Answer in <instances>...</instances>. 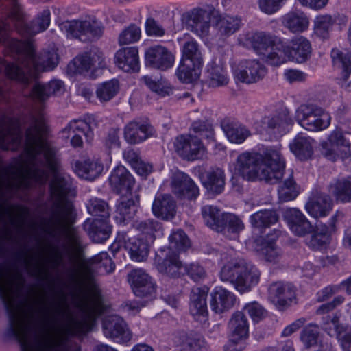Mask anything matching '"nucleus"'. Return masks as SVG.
I'll return each mask as SVG.
<instances>
[{
	"mask_svg": "<svg viewBox=\"0 0 351 351\" xmlns=\"http://www.w3.org/2000/svg\"><path fill=\"white\" fill-rule=\"evenodd\" d=\"M23 122L29 124L25 131V147L15 164L3 167L4 188L31 187L32 182L44 184L49 178L48 168L53 174L49 189L53 202L44 231L52 238L62 236L71 244L77 245L80 236L75 226L77 213L66 197L71 190V178L62 170L55 149L44 138L47 131L45 115L42 112L36 115L30 114Z\"/></svg>",
	"mask_w": 351,
	"mask_h": 351,
	"instance_id": "nucleus-1",
	"label": "nucleus"
},
{
	"mask_svg": "<svg viewBox=\"0 0 351 351\" xmlns=\"http://www.w3.org/2000/svg\"><path fill=\"white\" fill-rule=\"evenodd\" d=\"M11 26L5 20H0V43L5 47V56L17 61L8 62L0 56V72L12 80L28 86L38 77L40 72L53 70L58 63V56L54 51H45L36 55L31 40L21 41L10 38ZM19 120L0 116V147L5 150H17L22 143Z\"/></svg>",
	"mask_w": 351,
	"mask_h": 351,
	"instance_id": "nucleus-2",
	"label": "nucleus"
},
{
	"mask_svg": "<svg viewBox=\"0 0 351 351\" xmlns=\"http://www.w3.org/2000/svg\"><path fill=\"white\" fill-rule=\"evenodd\" d=\"M284 168L282 155L273 148L267 149L264 154L245 152L237 156L236 161V170L248 182L278 183L284 176Z\"/></svg>",
	"mask_w": 351,
	"mask_h": 351,
	"instance_id": "nucleus-3",
	"label": "nucleus"
},
{
	"mask_svg": "<svg viewBox=\"0 0 351 351\" xmlns=\"http://www.w3.org/2000/svg\"><path fill=\"white\" fill-rule=\"evenodd\" d=\"M219 275L222 281L230 282L241 293L250 291L258 284L260 278V272L255 266L241 258L226 263Z\"/></svg>",
	"mask_w": 351,
	"mask_h": 351,
	"instance_id": "nucleus-4",
	"label": "nucleus"
},
{
	"mask_svg": "<svg viewBox=\"0 0 351 351\" xmlns=\"http://www.w3.org/2000/svg\"><path fill=\"white\" fill-rule=\"evenodd\" d=\"M9 10L7 12V19L11 20L17 32L24 37H32L36 34L47 29L50 24V11L44 10L30 23L25 21V14L17 2V0H9Z\"/></svg>",
	"mask_w": 351,
	"mask_h": 351,
	"instance_id": "nucleus-5",
	"label": "nucleus"
},
{
	"mask_svg": "<svg viewBox=\"0 0 351 351\" xmlns=\"http://www.w3.org/2000/svg\"><path fill=\"white\" fill-rule=\"evenodd\" d=\"M295 119L302 127L312 132L327 128L331 121L328 112L313 105H301L295 111Z\"/></svg>",
	"mask_w": 351,
	"mask_h": 351,
	"instance_id": "nucleus-6",
	"label": "nucleus"
},
{
	"mask_svg": "<svg viewBox=\"0 0 351 351\" xmlns=\"http://www.w3.org/2000/svg\"><path fill=\"white\" fill-rule=\"evenodd\" d=\"M30 187H20V188H12V189H6L4 190L3 195L1 198H0V202L5 206V209H8V212L5 213L2 215V218L0 219V223H3L5 226H7V219L9 220V222L12 225H19L21 226L24 222V220L27 217L29 214V208L25 206H19L18 207V219H16L13 215L12 208L11 206H8L5 200L7 195L12 191H18L19 189H28ZM10 237L6 234H0V258L5 260L8 249L5 244L6 240L10 239Z\"/></svg>",
	"mask_w": 351,
	"mask_h": 351,
	"instance_id": "nucleus-7",
	"label": "nucleus"
},
{
	"mask_svg": "<svg viewBox=\"0 0 351 351\" xmlns=\"http://www.w3.org/2000/svg\"><path fill=\"white\" fill-rule=\"evenodd\" d=\"M219 16V12L213 6L208 9L195 8L187 14L186 25L187 29L204 38L208 34L211 18Z\"/></svg>",
	"mask_w": 351,
	"mask_h": 351,
	"instance_id": "nucleus-8",
	"label": "nucleus"
},
{
	"mask_svg": "<svg viewBox=\"0 0 351 351\" xmlns=\"http://www.w3.org/2000/svg\"><path fill=\"white\" fill-rule=\"evenodd\" d=\"M232 70L236 80L248 84L262 80L267 72L265 65L256 60H243L234 63Z\"/></svg>",
	"mask_w": 351,
	"mask_h": 351,
	"instance_id": "nucleus-9",
	"label": "nucleus"
},
{
	"mask_svg": "<svg viewBox=\"0 0 351 351\" xmlns=\"http://www.w3.org/2000/svg\"><path fill=\"white\" fill-rule=\"evenodd\" d=\"M65 27L73 37L83 42L98 39L104 32L101 23L95 18H89L84 21H72L69 22Z\"/></svg>",
	"mask_w": 351,
	"mask_h": 351,
	"instance_id": "nucleus-10",
	"label": "nucleus"
},
{
	"mask_svg": "<svg viewBox=\"0 0 351 351\" xmlns=\"http://www.w3.org/2000/svg\"><path fill=\"white\" fill-rule=\"evenodd\" d=\"M176 153L183 159L193 161L200 159L205 154L202 142L195 136L180 135L174 141Z\"/></svg>",
	"mask_w": 351,
	"mask_h": 351,
	"instance_id": "nucleus-11",
	"label": "nucleus"
},
{
	"mask_svg": "<svg viewBox=\"0 0 351 351\" xmlns=\"http://www.w3.org/2000/svg\"><path fill=\"white\" fill-rule=\"evenodd\" d=\"M174 61L171 51L160 45L149 47L145 53V65L154 69L165 71L173 66Z\"/></svg>",
	"mask_w": 351,
	"mask_h": 351,
	"instance_id": "nucleus-12",
	"label": "nucleus"
},
{
	"mask_svg": "<svg viewBox=\"0 0 351 351\" xmlns=\"http://www.w3.org/2000/svg\"><path fill=\"white\" fill-rule=\"evenodd\" d=\"M134 295L139 298L152 296L156 292V285L152 278L143 269H134L127 276Z\"/></svg>",
	"mask_w": 351,
	"mask_h": 351,
	"instance_id": "nucleus-13",
	"label": "nucleus"
},
{
	"mask_svg": "<svg viewBox=\"0 0 351 351\" xmlns=\"http://www.w3.org/2000/svg\"><path fill=\"white\" fill-rule=\"evenodd\" d=\"M172 192L180 199H195L199 190L193 180L185 173L177 171L171 176Z\"/></svg>",
	"mask_w": 351,
	"mask_h": 351,
	"instance_id": "nucleus-14",
	"label": "nucleus"
},
{
	"mask_svg": "<svg viewBox=\"0 0 351 351\" xmlns=\"http://www.w3.org/2000/svg\"><path fill=\"white\" fill-rule=\"evenodd\" d=\"M102 330L106 337L111 338L118 343L128 342L132 337V333L125 321L116 315H109L104 319Z\"/></svg>",
	"mask_w": 351,
	"mask_h": 351,
	"instance_id": "nucleus-15",
	"label": "nucleus"
},
{
	"mask_svg": "<svg viewBox=\"0 0 351 351\" xmlns=\"http://www.w3.org/2000/svg\"><path fill=\"white\" fill-rule=\"evenodd\" d=\"M333 208L331 197L322 191L315 190L305 205L307 213L315 219L327 217Z\"/></svg>",
	"mask_w": 351,
	"mask_h": 351,
	"instance_id": "nucleus-16",
	"label": "nucleus"
},
{
	"mask_svg": "<svg viewBox=\"0 0 351 351\" xmlns=\"http://www.w3.org/2000/svg\"><path fill=\"white\" fill-rule=\"evenodd\" d=\"M105 66L103 53L97 49L77 56L68 65V69L74 73H82L92 67L104 68Z\"/></svg>",
	"mask_w": 351,
	"mask_h": 351,
	"instance_id": "nucleus-17",
	"label": "nucleus"
},
{
	"mask_svg": "<svg viewBox=\"0 0 351 351\" xmlns=\"http://www.w3.org/2000/svg\"><path fill=\"white\" fill-rule=\"evenodd\" d=\"M156 267L159 273L169 278H178L184 275L179 254L172 250H167L163 258H156Z\"/></svg>",
	"mask_w": 351,
	"mask_h": 351,
	"instance_id": "nucleus-18",
	"label": "nucleus"
},
{
	"mask_svg": "<svg viewBox=\"0 0 351 351\" xmlns=\"http://www.w3.org/2000/svg\"><path fill=\"white\" fill-rule=\"evenodd\" d=\"M62 133H68L69 137L72 133L71 144L74 147H82L83 141L82 136L84 135L88 143H90L93 138V131L91 123L83 120H73L62 130Z\"/></svg>",
	"mask_w": 351,
	"mask_h": 351,
	"instance_id": "nucleus-19",
	"label": "nucleus"
},
{
	"mask_svg": "<svg viewBox=\"0 0 351 351\" xmlns=\"http://www.w3.org/2000/svg\"><path fill=\"white\" fill-rule=\"evenodd\" d=\"M202 184L208 194L218 195L224 191L226 178L224 171L217 167H210L200 176Z\"/></svg>",
	"mask_w": 351,
	"mask_h": 351,
	"instance_id": "nucleus-20",
	"label": "nucleus"
},
{
	"mask_svg": "<svg viewBox=\"0 0 351 351\" xmlns=\"http://www.w3.org/2000/svg\"><path fill=\"white\" fill-rule=\"evenodd\" d=\"M83 229L90 239L97 243L106 241L112 233V226L108 219L88 218L84 222Z\"/></svg>",
	"mask_w": 351,
	"mask_h": 351,
	"instance_id": "nucleus-21",
	"label": "nucleus"
},
{
	"mask_svg": "<svg viewBox=\"0 0 351 351\" xmlns=\"http://www.w3.org/2000/svg\"><path fill=\"white\" fill-rule=\"evenodd\" d=\"M109 182L112 190L117 194L124 195L132 193L135 183L134 179L125 167H116L111 173Z\"/></svg>",
	"mask_w": 351,
	"mask_h": 351,
	"instance_id": "nucleus-22",
	"label": "nucleus"
},
{
	"mask_svg": "<svg viewBox=\"0 0 351 351\" xmlns=\"http://www.w3.org/2000/svg\"><path fill=\"white\" fill-rule=\"evenodd\" d=\"M287 224L290 231L298 237H305L313 231V224L297 208L287 209Z\"/></svg>",
	"mask_w": 351,
	"mask_h": 351,
	"instance_id": "nucleus-23",
	"label": "nucleus"
},
{
	"mask_svg": "<svg viewBox=\"0 0 351 351\" xmlns=\"http://www.w3.org/2000/svg\"><path fill=\"white\" fill-rule=\"evenodd\" d=\"M139 196L132 193L121 195L116 208V220L125 223L131 220L137 211Z\"/></svg>",
	"mask_w": 351,
	"mask_h": 351,
	"instance_id": "nucleus-24",
	"label": "nucleus"
},
{
	"mask_svg": "<svg viewBox=\"0 0 351 351\" xmlns=\"http://www.w3.org/2000/svg\"><path fill=\"white\" fill-rule=\"evenodd\" d=\"M152 212L157 218L171 220L176 215L177 202L169 194L158 195L153 202Z\"/></svg>",
	"mask_w": 351,
	"mask_h": 351,
	"instance_id": "nucleus-25",
	"label": "nucleus"
},
{
	"mask_svg": "<svg viewBox=\"0 0 351 351\" xmlns=\"http://www.w3.org/2000/svg\"><path fill=\"white\" fill-rule=\"evenodd\" d=\"M278 39L276 36L273 37L263 32H248L241 36L239 42L246 47H252L256 52H261L271 47Z\"/></svg>",
	"mask_w": 351,
	"mask_h": 351,
	"instance_id": "nucleus-26",
	"label": "nucleus"
},
{
	"mask_svg": "<svg viewBox=\"0 0 351 351\" xmlns=\"http://www.w3.org/2000/svg\"><path fill=\"white\" fill-rule=\"evenodd\" d=\"M209 288L206 286L193 287L190 294V313L198 319L202 317L204 319L208 315L206 298Z\"/></svg>",
	"mask_w": 351,
	"mask_h": 351,
	"instance_id": "nucleus-27",
	"label": "nucleus"
},
{
	"mask_svg": "<svg viewBox=\"0 0 351 351\" xmlns=\"http://www.w3.org/2000/svg\"><path fill=\"white\" fill-rule=\"evenodd\" d=\"M115 63L125 72H138L140 69L137 47H123L115 53Z\"/></svg>",
	"mask_w": 351,
	"mask_h": 351,
	"instance_id": "nucleus-28",
	"label": "nucleus"
},
{
	"mask_svg": "<svg viewBox=\"0 0 351 351\" xmlns=\"http://www.w3.org/2000/svg\"><path fill=\"white\" fill-rule=\"evenodd\" d=\"M311 53V45L304 36H298L290 40L287 46V58L298 63L305 62Z\"/></svg>",
	"mask_w": 351,
	"mask_h": 351,
	"instance_id": "nucleus-29",
	"label": "nucleus"
},
{
	"mask_svg": "<svg viewBox=\"0 0 351 351\" xmlns=\"http://www.w3.org/2000/svg\"><path fill=\"white\" fill-rule=\"evenodd\" d=\"M235 302V295L221 287H217L210 293V306L216 313H222L230 310Z\"/></svg>",
	"mask_w": 351,
	"mask_h": 351,
	"instance_id": "nucleus-30",
	"label": "nucleus"
},
{
	"mask_svg": "<svg viewBox=\"0 0 351 351\" xmlns=\"http://www.w3.org/2000/svg\"><path fill=\"white\" fill-rule=\"evenodd\" d=\"M153 128L147 123L131 121L124 128V138L130 144L139 143L152 135Z\"/></svg>",
	"mask_w": 351,
	"mask_h": 351,
	"instance_id": "nucleus-31",
	"label": "nucleus"
},
{
	"mask_svg": "<svg viewBox=\"0 0 351 351\" xmlns=\"http://www.w3.org/2000/svg\"><path fill=\"white\" fill-rule=\"evenodd\" d=\"M64 92V83L59 80H52L48 83L36 82L32 87L31 95L40 103H43L51 95H58Z\"/></svg>",
	"mask_w": 351,
	"mask_h": 351,
	"instance_id": "nucleus-32",
	"label": "nucleus"
},
{
	"mask_svg": "<svg viewBox=\"0 0 351 351\" xmlns=\"http://www.w3.org/2000/svg\"><path fill=\"white\" fill-rule=\"evenodd\" d=\"M103 169V164L99 160L90 158L77 160L74 166L76 174L87 180H93L99 177Z\"/></svg>",
	"mask_w": 351,
	"mask_h": 351,
	"instance_id": "nucleus-33",
	"label": "nucleus"
},
{
	"mask_svg": "<svg viewBox=\"0 0 351 351\" xmlns=\"http://www.w3.org/2000/svg\"><path fill=\"white\" fill-rule=\"evenodd\" d=\"M279 216L277 212L273 209H263L252 214L250 217V221L252 228L261 232L273 224L278 222Z\"/></svg>",
	"mask_w": 351,
	"mask_h": 351,
	"instance_id": "nucleus-34",
	"label": "nucleus"
},
{
	"mask_svg": "<svg viewBox=\"0 0 351 351\" xmlns=\"http://www.w3.org/2000/svg\"><path fill=\"white\" fill-rule=\"evenodd\" d=\"M221 128L232 143H242L251 136V132L246 126L230 120L223 121Z\"/></svg>",
	"mask_w": 351,
	"mask_h": 351,
	"instance_id": "nucleus-35",
	"label": "nucleus"
},
{
	"mask_svg": "<svg viewBox=\"0 0 351 351\" xmlns=\"http://www.w3.org/2000/svg\"><path fill=\"white\" fill-rule=\"evenodd\" d=\"M338 18H340L343 23L347 19L345 16L330 14H319L317 16L313 21L314 34L319 38H326L328 37L330 31Z\"/></svg>",
	"mask_w": 351,
	"mask_h": 351,
	"instance_id": "nucleus-36",
	"label": "nucleus"
},
{
	"mask_svg": "<svg viewBox=\"0 0 351 351\" xmlns=\"http://www.w3.org/2000/svg\"><path fill=\"white\" fill-rule=\"evenodd\" d=\"M179 346L182 351H208L209 350L204 337L199 333L192 332L180 336Z\"/></svg>",
	"mask_w": 351,
	"mask_h": 351,
	"instance_id": "nucleus-37",
	"label": "nucleus"
},
{
	"mask_svg": "<svg viewBox=\"0 0 351 351\" xmlns=\"http://www.w3.org/2000/svg\"><path fill=\"white\" fill-rule=\"evenodd\" d=\"M313 141L310 137L298 135L293 142L289 144V148L291 152L300 160H308L313 153L312 146Z\"/></svg>",
	"mask_w": 351,
	"mask_h": 351,
	"instance_id": "nucleus-38",
	"label": "nucleus"
},
{
	"mask_svg": "<svg viewBox=\"0 0 351 351\" xmlns=\"http://www.w3.org/2000/svg\"><path fill=\"white\" fill-rule=\"evenodd\" d=\"M132 226L141 235V239L152 243L155 241V233L162 228L161 223L154 219L136 220L133 223Z\"/></svg>",
	"mask_w": 351,
	"mask_h": 351,
	"instance_id": "nucleus-39",
	"label": "nucleus"
},
{
	"mask_svg": "<svg viewBox=\"0 0 351 351\" xmlns=\"http://www.w3.org/2000/svg\"><path fill=\"white\" fill-rule=\"evenodd\" d=\"M150 243L141 238H128L125 241V247L132 260L143 261L148 256Z\"/></svg>",
	"mask_w": 351,
	"mask_h": 351,
	"instance_id": "nucleus-40",
	"label": "nucleus"
},
{
	"mask_svg": "<svg viewBox=\"0 0 351 351\" xmlns=\"http://www.w3.org/2000/svg\"><path fill=\"white\" fill-rule=\"evenodd\" d=\"M310 24L309 19L303 11L297 10L287 14V29L293 34L306 31Z\"/></svg>",
	"mask_w": 351,
	"mask_h": 351,
	"instance_id": "nucleus-41",
	"label": "nucleus"
},
{
	"mask_svg": "<svg viewBox=\"0 0 351 351\" xmlns=\"http://www.w3.org/2000/svg\"><path fill=\"white\" fill-rule=\"evenodd\" d=\"M329 192L337 202L343 203L351 201V176L335 180L328 185Z\"/></svg>",
	"mask_w": 351,
	"mask_h": 351,
	"instance_id": "nucleus-42",
	"label": "nucleus"
},
{
	"mask_svg": "<svg viewBox=\"0 0 351 351\" xmlns=\"http://www.w3.org/2000/svg\"><path fill=\"white\" fill-rule=\"evenodd\" d=\"M232 337L237 339H245L248 336V323L244 312L237 311L233 314L229 322Z\"/></svg>",
	"mask_w": 351,
	"mask_h": 351,
	"instance_id": "nucleus-43",
	"label": "nucleus"
},
{
	"mask_svg": "<svg viewBox=\"0 0 351 351\" xmlns=\"http://www.w3.org/2000/svg\"><path fill=\"white\" fill-rule=\"evenodd\" d=\"M202 66H196L193 63L181 60L176 70V75L183 83H191L199 77Z\"/></svg>",
	"mask_w": 351,
	"mask_h": 351,
	"instance_id": "nucleus-44",
	"label": "nucleus"
},
{
	"mask_svg": "<svg viewBox=\"0 0 351 351\" xmlns=\"http://www.w3.org/2000/svg\"><path fill=\"white\" fill-rule=\"evenodd\" d=\"M223 214L215 206L206 205L202 208V215L206 224L217 232L221 230Z\"/></svg>",
	"mask_w": 351,
	"mask_h": 351,
	"instance_id": "nucleus-45",
	"label": "nucleus"
},
{
	"mask_svg": "<svg viewBox=\"0 0 351 351\" xmlns=\"http://www.w3.org/2000/svg\"><path fill=\"white\" fill-rule=\"evenodd\" d=\"M216 19V25L221 36H229L237 32L241 24V20L237 16H226L221 17L220 15Z\"/></svg>",
	"mask_w": 351,
	"mask_h": 351,
	"instance_id": "nucleus-46",
	"label": "nucleus"
},
{
	"mask_svg": "<svg viewBox=\"0 0 351 351\" xmlns=\"http://www.w3.org/2000/svg\"><path fill=\"white\" fill-rule=\"evenodd\" d=\"M120 89L119 82L116 79L99 84L96 89L97 98L101 102H107L112 99L119 93Z\"/></svg>",
	"mask_w": 351,
	"mask_h": 351,
	"instance_id": "nucleus-47",
	"label": "nucleus"
},
{
	"mask_svg": "<svg viewBox=\"0 0 351 351\" xmlns=\"http://www.w3.org/2000/svg\"><path fill=\"white\" fill-rule=\"evenodd\" d=\"M181 60L193 63L196 66L203 65L202 55L196 41L190 40L184 44Z\"/></svg>",
	"mask_w": 351,
	"mask_h": 351,
	"instance_id": "nucleus-48",
	"label": "nucleus"
},
{
	"mask_svg": "<svg viewBox=\"0 0 351 351\" xmlns=\"http://www.w3.org/2000/svg\"><path fill=\"white\" fill-rule=\"evenodd\" d=\"M331 57L334 64L342 69L343 80H347L351 73V53H344L339 49H332Z\"/></svg>",
	"mask_w": 351,
	"mask_h": 351,
	"instance_id": "nucleus-49",
	"label": "nucleus"
},
{
	"mask_svg": "<svg viewBox=\"0 0 351 351\" xmlns=\"http://www.w3.org/2000/svg\"><path fill=\"white\" fill-rule=\"evenodd\" d=\"M88 213L93 216H97L102 219H108L110 215V207L108 203L100 198L93 197L86 204Z\"/></svg>",
	"mask_w": 351,
	"mask_h": 351,
	"instance_id": "nucleus-50",
	"label": "nucleus"
},
{
	"mask_svg": "<svg viewBox=\"0 0 351 351\" xmlns=\"http://www.w3.org/2000/svg\"><path fill=\"white\" fill-rule=\"evenodd\" d=\"M269 299L280 311L285 308V286L282 282L272 283L269 287Z\"/></svg>",
	"mask_w": 351,
	"mask_h": 351,
	"instance_id": "nucleus-51",
	"label": "nucleus"
},
{
	"mask_svg": "<svg viewBox=\"0 0 351 351\" xmlns=\"http://www.w3.org/2000/svg\"><path fill=\"white\" fill-rule=\"evenodd\" d=\"M168 250L178 252L186 251L191 246V242L186 233L179 229L174 231L169 237Z\"/></svg>",
	"mask_w": 351,
	"mask_h": 351,
	"instance_id": "nucleus-52",
	"label": "nucleus"
},
{
	"mask_svg": "<svg viewBox=\"0 0 351 351\" xmlns=\"http://www.w3.org/2000/svg\"><path fill=\"white\" fill-rule=\"evenodd\" d=\"M265 61L273 66H278L285 62V45L280 38L271 47Z\"/></svg>",
	"mask_w": 351,
	"mask_h": 351,
	"instance_id": "nucleus-53",
	"label": "nucleus"
},
{
	"mask_svg": "<svg viewBox=\"0 0 351 351\" xmlns=\"http://www.w3.org/2000/svg\"><path fill=\"white\" fill-rule=\"evenodd\" d=\"M208 86L210 87L223 86L228 84L226 71L221 65H213L208 71Z\"/></svg>",
	"mask_w": 351,
	"mask_h": 351,
	"instance_id": "nucleus-54",
	"label": "nucleus"
},
{
	"mask_svg": "<svg viewBox=\"0 0 351 351\" xmlns=\"http://www.w3.org/2000/svg\"><path fill=\"white\" fill-rule=\"evenodd\" d=\"M142 80L152 91L160 96L164 97L172 94L173 89L162 79L156 80L150 76H144Z\"/></svg>",
	"mask_w": 351,
	"mask_h": 351,
	"instance_id": "nucleus-55",
	"label": "nucleus"
},
{
	"mask_svg": "<svg viewBox=\"0 0 351 351\" xmlns=\"http://www.w3.org/2000/svg\"><path fill=\"white\" fill-rule=\"evenodd\" d=\"M221 222L223 224L219 232L237 233L244 228L242 221L233 214L224 213Z\"/></svg>",
	"mask_w": 351,
	"mask_h": 351,
	"instance_id": "nucleus-56",
	"label": "nucleus"
},
{
	"mask_svg": "<svg viewBox=\"0 0 351 351\" xmlns=\"http://www.w3.org/2000/svg\"><path fill=\"white\" fill-rule=\"evenodd\" d=\"M261 122L263 125H266L268 130L271 132L277 130V132L282 136L281 133L284 131L285 112H281L272 116L264 117Z\"/></svg>",
	"mask_w": 351,
	"mask_h": 351,
	"instance_id": "nucleus-57",
	"label": "nucleus"
},
{
	"mask_svg": "<svg viewBox=\"0 0 351 351\" xmlns=\"http://www.w3.org/2000/svg\"><path fill=\"white\" fill-rule=\"evenodd\" d=\"M328 142L340 148L344 156H350V143L345 138L341 130L332 131L328 136Z\"/></svg>",
	"mask_w": 351,
	"mask_h": 351,
	"instance_id": "nucleus-58",
	"label": "nucleus"
},
{
	"mask_svg": "<svg viewBox=\"0 0 351 351\" xmlns=\"http://www.w3.org/2000/svg\"><path fill=\"white\" fill-rule=\"evenodd\" d=\"M321 154L324 158L333 162L339 158L344 160L350 156H344L340 148L329 142H322L321 143Z\"/></svg>",
	"mask_w": 351,
	"mask_h": 351,
	"instance_id": "nucleus-59",
	"label": "nucleus"
},
{
	"mask_svg": "<svg viewBox=\"0 0 351 351\" xmlns=\"http://www.w3.org/2000/svg\"><path fill=\"white\" fill-rule=\"evenodd\" d=\"M141 38V29L136 25H130L125 28L119 36L121 45H128L138 41Z\"/></svg>",
	"mask_w": 351,
	"mask_h": 351,
	"instance_id": "nucleus-60",
	"label": "nucleus"
},
{
	"mask_svg": "<svg viewBox=\"0 0 351 351\" xmlns=\"http://www.w3.org/2000/svg\"><path fill=\"white\" fill-rule=\"evenodd\" d=\"M309 234L311 236L306 238L305 243L313 250H322L326 247L329 242V236H324L315 232L314 230Z\"/></svg>",
	"mask_w": 351,
	"mask_h": 351,
	"instance_id": "nucleus-61",
	"label": "nucleus"
},
{
	"mask_svg": "<svg viewBox=\"0 0 351 351\" xmlns=\"http://www.w3.org/2000/svg\"><path fill=\"white\" fill-rule=\"evenodd\" d=\"M243 312L247 313L254 322H260L267 315V311L256 302L247 304Z\"/></svg>",
	"mask_w": 351,
	"mask_h": 351,
	"instance_id": "nucleus-62",
	"label": "nucleus"
},
{
	"mask_svg": "<svg viewBox=\"0 0 351 351\" xmlns=\"http://www.w3.org/2000/svg\"><path fill=\"white\" fill-rule=\"evenodd\" d=\"M319 337V329L315 325L306 326L301 333V340L307 348L316 345Z\"/></svg>",
	"mask_w": 351,
	"mask_h": 351,
	"instance_id": "nucleus-63",
	"label": "nucleus"
},
{
	"mask_svg": "<svg viewBox=\"0 0 351 351\" xmlns=\"http://www.w3.org/2000/svg\"><path fill=\"white\" fill-rule=\"evenodd\" d=\"M191 129L195 133L206 138L213 136V125L208 119L195 121L191 125Z\"/></svg>",
	"mask_w": 351,
	"mask_h": 351,
	"instance_id": "nucleus-64",
	"label": "nucleus"
}]
</instances>
